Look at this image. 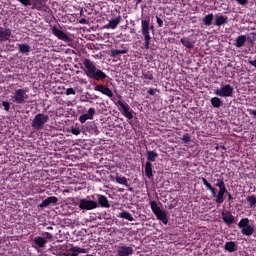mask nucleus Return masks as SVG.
I'll use <instances>...</instances> for the list:
<instances>
[{
  "label": "nucleus",
  "instance_id": "obj_1",
  "mask_svg": "<svg viewBox=\"0 0 256 256\" xmlns=\"http://www.w3.org/2000/svg\"><path fill=\"white\" fill-rule=\"evenodd\" d=\"M83 66L84 73L90 80H94L96 82H104L108 78V75L103 70L97 68L96 63L88 58L83 60Z\"/></svg>",
  "mask_w": 256,
  "mask_h": 256
},
{
  "label": "nucleus",
  "instance_id": "obj_2",
  "mask_svg": "<svg viewBox=\"0 0 256 256\" xmlns=\"http://www.w3.org/2000/svg\"><path fill=\"white\" fill-rule=\"evenodd\" d=\"M202 183L206 187V189L211 192L213 198H216V204L222 205L225 202V195L229 194L227 186L219 188V191L217 193V188L214 187L206 178H202Z\"/></svg>",
  "mask_w": 256,
  "mask_h": 256
},
{
  "label": "nucleus",
  "instance_id": "obj_3",
  "mask_svg": "<svg viewBox=\"0 0 256 256\" xmlns=\"http://www.w3.org/2000/svg\"><path fill=\"white\" fill-rule=\"evenodd\" d=\"M154 26H150V18L142 19L141 20V34L144 38V43L142 49L149 50L152 36L150 35V30H153Z\"/></svg>",
  "mask_w": 256,
  "mask_h": 256
},
{
  "label": "nucleus",
  "instance_id": "obj_4",
  "mask_svg": "<svg viewBox=\"0 0 256 256\" xmlns=\"http://www.w3.org/2000/svg\"><path fill=\"white\" fill-rule=\"evenodd\" d=\"M146 156L147 161L145 163V176L148 179H152L154 177L152 163L156 162L157 158L159 157V154L154 150H147Z\"/></svg>",
  "mask_w": 256,
  "mask_h": 256
},
{
  "label": "nucleus",
  "instance_id": "obj_5",
  "mask_svg": "<svg viewBox=\"0 0 256 256\" xmlns=\"http://www.w3.org/2000/svg\"><path fill=\"white\" fill-rule=\"evenodd\" d=\"M27 93H28L27 88L16 89L11 97L13 103H15L17 105H24V104L28 103L30 96Z\"/></svg>",
  "mask_w": 256,
  "mask_h": 256
},
{
  "label": "nucleus",
  "instance_id": "obj_6",
  "mask_svg": "<svg viewBox=\"0 0 256 256\" xmlns=\"http://www.w3.org/2000/svg\"><path fill=\"white\" fill-rule=\"evenodd\" d=\"M49 121V115L45 113H37L31 121V127L36 131L44 129Z\"/></svg>",
  "mask_w": 256,
  "mask_h": 256
},
{
  "label": "nucleus",
  "instance_id": "obj_7",
  "mask_svg": "<svg viewBox=\"0 0 256 256\" xmlns=\"http://www.w3.org/2000/svg\"><path fill=\"white\" fill-rule=\"evenodd\" d=\"M150 208L153 212V214L156 216V218L162 222L164 225H167L169 223L168 215L167 213L159 207L157 201L152 200L150 202Z\"/></svg>",
  "mask_w": 256,
  "mask_h": 256
},
{
  "label": "nucleus",
  "instance_id": "obj_8",
  "mask_svg": "<svg viewBox=\"0 0 256 256\" xmlns=\"http://www.w3.org/2000/svg\"><path fill=\"white\" fill-rule=\"evenodd\" d=\"M238 228L241 229V233L247 237L252 236L255 232V227L250 224V219L248 217L242 218L239 221Z\"/></svg>",
  "mask_w": 256,
  "mask_h": 256
},
{
  "label": "nucleus",
  "instance_id": "obj_9",
  "mask_svg": "<svg viewBox=\"0 0 256 256\" xmlns=\"http://www.w3.org/2000/svg\"><path fill=\"white\" fill-rule=\"evenodd\" d=\"M214 94L218 97L229 98L234 94V87L230 84L221 86L220 89H216Z\"/></svg>",
  "mask_w": 256,
  "mask_h": 256
},
{
  "label": "nucleus",
  "instance_id": "obj_10",
  "mask_svg": "<svg viewBox=\"0 0 256 256\" xmlns=\"http://www.w3.org/2000/svg\"><path fill=\"white\" fill-rule=\"evenodd\" d=\"M98 207H99V204L95 200H91L87 198H82L79 200L80 210L91 211V210L97 209Z\"/></svg>",
  "mask_w": 256,
  "mask_h": 256
},
{
  "label": "nucleus",
  "instance_id": "obj_11",
  "mask_svg": "<svg viewBox=\"0 0 256 256\" xmlns=\"http://www.w3.org/2000/svg\"><path fill=\"white\" fill-rule=\"evenodd\" d=\"M117 104L121 108L122 115L126 119H128V120H133L134 119L133 109L130 107L129 104L124 103L122 100H118Z\"/></svg>",
  "mask_w": 256,
  "mask_h": 256
},
{
  "label": "nucleus",
  "instance_id": "obj_12",
  "mask_svg": "<svg viewBox=\"0 0 256 256\" xmlns=\"http://www.w3.org/2000/svg\"><path fill=\"white\" fill-rule=\"evenodd\" d=\"M180 42L181 44L186 48V49H189V50H192L195 48V45H196V39L194 38L193 35H189L187 37H182L180 39Z\"/></svg>",
  "mask_w": 256,
  "mask_h": 256
},
{
  "label": "nucleus",
  "instance_id": "obj_13",
  "mask_svg": "<svg viewBox=\"0 0 256 256\" xmlns=\"http://www.w3.org/2000/svg\"><path fill=\"white\" fill-rule=\"evenodd\" d=\"M94 91L99 92V93L107 96L108 98H113L114 97L113 91L110 88H108L107 85L97 84L94 87Z\"/></svg>",
  "mask_w": 256,
  "mask_h": 256
},
{
  "label": "nucleus",
  "instance_id": "obj_14",
  "mask_svg": "<svg viewBox=\"0 0 256 256\" xmlns=\"http://www.w3.org/2000/svg\"><path fill=\"white\" fill-rule=\"evenodd\" d=\"M96 114L95 108H89L88 112L79 116L78 120L81 124H85L88 120H93Z\"/></svg>",
  "mask_w": 256,
  "mask_h": 256
},
{
  "label": "nucleus",
  "instance_id": "obj_15",
  "mask_svg": "<svg viewBox=\"0 0 256 256\" xmlns=\"http://www.w3.org/2000/svg\"><path fill=\"white\" fill-rule=\"evenodd\" d=\"M134 254V248L132 246H118L117 256H131Z\"/></svg>",
  "mask_w": 256,
  "mask_h": 256
},
{
  "label": "nucleus",
  "instance_id": "obj_16",
  "mask_svg": "<svg viewBox=\"0 0 256 256\" xmlns=\"http://www.w3.org/2000/svg\"><path fill=\"white\" fill-rule=\"evenodd\" d=\"M12 36V30L10 28L4 29L0 27V43L8 42Z\"/></svg>",
  "mask_w": 256,
  "mask_h": 256
},
{
  "label": "nucleus",
  "instance_id": "obj_17",
  "mask_svg": "<svg viewBox=\"0 0 256 256\" xmlns=\"http://www.w3.org/2000/svg\"><path fill=\"white\" fill-rule=\"evenodd\" d=\"M59 201V198L56 196H48L42 202L39 204L40 208H47L52 204H57Z\"/></svg>",
  "mask_w": 256,
  "mask_h": 256
},
{
  "label": "nucleus",
  "instance_id": "obj_18",
  "mask_svg": "<svg viewBox=\"0 0 256 256\" xmlns=\"http://www.w3.org/2000/svg\"><path fill=\"white\" fill-rule=\"evenodd\" d=\"M52 34L59 40L61 41H68L69 40V36L62 30H60L59 28H57L56 26H54L52 28Z\"/></svg>",
  "mask_w": 256,
  "mask_h": 256
},
{
  "label": "nucleus",
  "instance_id": "obj_19",
  "mask_svg": "<svg viewBox=\"0 0 256 256\" xmlns=\"http://www.w3.org/2000/svg\"><path fill=\"white\" fill-rule=\"evenodd\" d=\"M121 22H122V16L118 15L114 19L109 20V22H108V24H106L105 28L115 30L121 24Z\"/></svg>",
  "mask_w": 256,
  "mask_h": 256
},
{
  "label": "nucleus",
  "instance_id": "obj_20",
  "mask_svg": "<svg viewBox=\"0 0 256 256\" xmlns=\"http://www.w3.org/2000/svg\"><path fill=\"white\" fill-rule=\"evenodd\" d=\"M98 204L101 208H110V202L108 200V197L103 194H96Z\"/></svg>",
  "mask_w": 256,
  "mask_h": 256
},
{
  "label": "nucleus",
  "instance_id": "obj_21",
  "mask_svg": "<svg viewBox=\"0 0 256 256\" xmlns=\"http://www.w3.org/2000/svg\"><path fill=\"white\" fill-rule=\"evenodd\" d=\"M222 220L227 225H232L235 223V216L232 214L231 211H223L222 212Z\"/></svg>",
  "mask_w": 256,
  "mask_h": 256
},
{
  "label": "nucleus",
  "instance_id": "obj_22",
  "mask_svg": "<svg viewBox=\"0 0 256 256\" xmlns=\"http://www.w3.org/2000/svg\"><path fill=\"white\" fill-rule=\"evenodd\" d=\"M228 24V17L224 15H216L215 16V26L222 27Z\"/></svg>",
  "mask_w": 256,
  "mask_h": 256
},
{
  "label": "nucleus",
  "instance_id": "obj_23",
  "mask_svg": "<svg viewBox=\"0 0 256 256\" xmlns=\"http://www.w3.org/2000/svg\"><path fill=\"white\" fill-rule=\"evenodd\" d=\"M129 52L128 48L123 47V49H111L110 50V57L111 58H117L120 55H125Z\"/></svg>",
  "mask_w": 256,
  "mask_h": 256
},
{
  "label": "nucleus",
  "instance_id": "obj_24",
  "mask_svg": "<svg viewBox=\"0 0 256 256\" xmlns=\"http://www.w3.org/2000/svg\"><path fill=\"white\" fill-rule=\"evenodd\" d=\"M214 19H215V16L213 13H209L205 15L204 18L202 19L203 25L206 27H211L213 25Z\"/></svg>",
  "mask_w": 256,
  "mask_h": 256
},
{
  "label": "nucleus",
  "instance_id": "obj_25",
  "mask_svg": "<svg viewBox=\"0 0 256 256\" xmlns=\"http://www.w3.org/2000/svg\"><path fill=\"white\" fill-rule=\"evenodd\" d=\"M81 253H85V249L81 247H71L69 252L65 256H78Z\"/></svg>",
  "mask_w": 256,
  "mask_h": 256
},
{
  "label": "nucleus",
  "instance_id": "obj_26",
  "mask_svg": "<svg viewBox=\"0 0 256 256\" xmlns=\"http://www.w3.org/2000/svg\"><path fill=\"white\" fill-rule=\"evenodd\" d=\"M246 42H247V36L240 35L236 38L235 46L236 48H242L245 46Z\"/></svg>",
  "mask_w": 256,
  "mask_h": 256
},
{
  "label": "nucleus",
  "instance_id": "obj_27",
  "mask_svg": "<svg viewBox=\"0 0 256 256\" xmlns=\"http://www.w3.org/2000/svg\"><path fill=\"white\" fill-rule=\"evenodd\" d=\"M20 54L28 55L31 52V46L28 44H17Z\"/></svg>",
  "mask_w": 256,
  "mask_h": 256
},
{
  "label": "nucleus",
  "instance_id": "obj_28",
  "mask_svg": "<svg viewBox=\"0 0 256 256\" xmlns=\"http://www.w3.org/2000/svg\"><path fill=\"white\" fill-rule=\"evenodd\" d=\"M118 217L121 218V219H125V220H127L129 222H133L134 221L133 215L130 212L126 211V210L121 211L118 214Z\"/></svg>",
  "mask_w": 256,
  "mask_h": 256
},
{
  "label": "nucleus",
  "instance_id": "obj_29",
  "mask_svg": "<svg viewBox=\"0 0 256 256\" xmlns=\"http://www.w3.org/2000/svg\"><path fill=\"white\" fill-rule=\"evenodd\" d=\"M34 244L36 246H38L39 248H44L45 245L47 244V239L45 237H41V236L35 237Z\"/></svg>",
  "mask_w": 256,
  "mask_h": 256
},
{
  "label": "nucleus",
  "instance_id": "obj_30",
  "mask_svg": "<svg viewBox=\"0 0 256 256\" xmlns=\"http://www.w3.org/2000/svg\"><path fill=\"white\" fill-rule=\"evenodd\" d=\"M237 244L235 241H228L224 245V249L230 253H233L236 251Z\"/></svg>",
  "mask_w": 256,
  "mask_h": 256
},
{
  "label": "nucleus",
  "instance_id": "obj_31",
  "mask_svg": "<svg viewBox=\"0 0 256 256\" xmlns=\"http://www.w3.org/2000/svg\"><path fill=\"white\" fill-rule=\"evenodd\" d=\"M210 102L213 108L219 109L222 106V100L219 97H212Z\"/></svg>",
  "mask_w": 256,
  "mask_h": 256
},
{
  "label": "nucleus",
  "instance_id": "obj_32",
  "mask_svg": "<svg viewBox=\"0 0 256 256\" xmlns=\"http://www.w3.org/2000/svg\"><path fill=\"white\" fill-rule=\"evenodd\" d=\"M115 181L117 184L124 185L125 187H129V183L126 177L124 176H115Z\"/></svg>",
  "mask_w": 256,
  "mask_h": 256
},
{
  "label": "nucleus",
  "instance_id": "obj_33",
  "mask_svg": "<svg viewBox=\"0 0 256 256\" xmlns=\"http://www.w3.org/2000/svg\"><path fill=\"white\" fill-rule=\"evenodd\" d=\"M86 130L89 133H97V132H99L98 127L96 126L95 123H88L87 126H86Z\"/></svg>",
  "mask_w": 256,
  "mask_h": 256
},
{
  "label": "nucleus",
  "instance_id": "obj_34",
  "mask_svg": "<svg viewBox=\"0 0 256 256\" xmlns=\"http://www.w3.org/2000/svg\"><path fill=\"white\" fill-rule=\"evenodd\" d=\"M247 202L249 203L251 208L256 207V195H250L247 197Z\"/></svg>",
  "mask_w": 256,
  "mask_h": 256
},
{
  "label": "nucleus",
  "instance_id": "obj_35",
  "mask_svg": "<svg viewBox=\"0 0 256 256\" xmlns=\"http://www.w3.org/2000/svg\"><path fill=\"white\" fill-rule=\"evenodd\" d=\"M215 186L218 187V188H224V187H226V183H225L224 178H218V179H216V184H215Z\"/></svg>",
  "mask_w": 256,
  "mask_h": 256
},
{
  "label": "nucleus",
  "instance_id": "obj_36",
  "mask_svg": "<svg viewBox=\"0 0 256 256\" xmlns=\"http://www.w3.org/2000/svg\"><path fill=\"white\" fill-rule=\"evenodd\" d=\"M143 77L145 80L153 81L154 80L153 71H147L146 73L143 74Z\"/></svg>",
  "mask_w": 256,
  "mask_h": 256
},
{
  "label": "nucleus",
  "instance_id": "obj_37",
  "mask_svg": "<svg viewBox=\"0 0 256 256\" xmlns=\"http://www.w3.org/2000/svg\"><path fill=\"white\" fill-rule=\"evenodd\" d=\"M247 41L251 44L256 42V32L250 33V35L247 37Z\"/></svg>",
  "mask_w": 256,
  "mask_h": 256
},
{
  "label": "nucleus",
  "instance_id": "obj_38",
  "mask_svg": "<svg viewBox=\"0 0 256 256\" xmlns=\"http://www.w3.org/2000/svg\"><path fill=\"white\" fill-rule=\"evenodd\" d=\"M23 7L32 6V0H17Z\"/></svg>",
  "mask_w": 256,
  "mask_h": 256
},
{
  "label": "nucleus",
  "instance_id": "obj_39",
  "mask_svg": "<svg viewBox=\"0 0 256 256\" xmlns=\"http://www.w3.org/2000/svg\"><path fill=\"white\" fill-rule=\"evenodd\" d=\"M182 142L185 143V144H189L191 142V136H190L189 133H185L182 136Z\"/></svg>",
  "mask_w": 256,
  "mask_h": 256
},
{
  "label": "nucleus",
  "instance_id": "obj_40",
  "mask_svg": "<svg viewBox=\"0 0 256 256\" xmlns=\"http://www.w3.org/2000/svg\"><path fill=\"white\" fill-rule=\"evenodd\" d=\"M2 106L4 108V111L9 112L10 111V102L8 101H2Z\"/></svg>",
  "mask_w": 256,
  "mask_h": 256
},
{
  "label": "nucleus",
  "instance_id": "obj_41",
  "mask_svg": "<svg viewBox=\"0 0 256 256\" xmlns=\"http://www.w3.org/2000/svg\"><path fill=\"white\" fill-rule=\"evenodd\" d=\"M71 133H72L73 135H75V136H78V135L81 134V130H80V128H78V127H72V128H71Z\"/></svg>",
  "mask_w": 256,
  "mask_h": 256
},
{
  "label": "nucleus",
  "instance_id": "obj_42",
  "mask_svg": "<svg viewBox=\"0 0 256 256\" xmlns=\"http://www.w3.org/2000/svg\"><path fill=\"white\" fill-rule=\"evenodd\" d=\"M156 22L159 28H163L164 26V21L162 18H160L159 16H156Z\"/></svg>",
  "mask_w": 256,
  "mask_h": 256
},
{
  "label": "nucleus",
  "instance_id": "obj_43",
  "mask_svg": "<svg viewBox=\"0 0 256 256\" xmlns=\"http://www.w3.org/2000/svg\"><path fill=\"white\" fill-rule=\"evenodd\" d=\"M76 95V90L74 88H67L66 89V96Z\"/></svg>",
  "mask_w": 256,
  "mask_h": 256
},
{
  "label": "nucleus",
  "instance_id": "obj_44",
  "mask_svg": "<svg viewBox=\"0 0 256 256\" xmlns=\"http://www.w3.org/2000/svg\"><path fill=\"white\" fill-rule=\"evenodd\" d=\"M156 92H157V89H154L152 87H150L147 91V93L150 95V96H155L156 95Z\"/></svg>",
  "mask_w": 256,
  "mask_h": 256
},
{
  "label": "nucleus",
  "instance_id": "obj_45",
  "mask_svg": "<svg viewBox=\"0 0 256 256\" xmlns=\"http://www.w3.org/2000/svg\"><path fill=\"white\" fill-rule=\"evenodd\" d=\"M44 237L46 240H52L53 239V234L50 232H45Z\"/></svg>",
  "mask_w": 256,
  "mask_h": 256
},
{
  "label": "nucleus",
  "instance_id": "obj_46",
  "mask_svg": "<svg viewBox=\"0 0 256 256\" xmlns=\"http://www.w3.org/2000/svg\"><path fill=\"white\" fill-rule=\"evenodd\" d=\"M236 2L241 6H246L249 3V0H236Z\"/></svg>",
  "mask_w": 256,
  "mask_h": 256
},
{
  "label": "nucleus",
  "instance_id": "obj_47",
  "mask_svg": "<svg viewBox=\"0 0 256 256\" xmlns=\"http://www.w3.org/2000/svg\"><path fill=\"white\" fill-rule=\"evenodd\" d=\"M249 65L253 66L256 69V59L255 60H249Z\"/></svg>",
  "mask_w": 256,
  "mask_h": 256
},
{
  "label": "nucleus",
  "instance_id": "obj_48",
  "mask_svg": "<svg viewBox=\"0 0 256 256\" xmlns=\"http://www.w3.org/2000/svg\"><path fill=\"white\" fill-rule=\"evenodd\" d=\"M226 195L228 196V201L234 200V197L230 192H228Z\"/></svg>",
  "mask_w": 256,
  "mask_h": 256
},
{
  "label": "nucleus",
  "instance_id": "obj_49",
  "mask_svg": "<svg viewBox=\"0 0 256 256\" xmlns=\"http://www.w3.org/2000/svg\"><path fill=\"white\" fill-rule=\"evenodd\" d=\"M249 114H250L251 116H254V117L256 118V109L250 110Z\"/></svg>",
  "mask_w": 256,
  "mask_h": 256
},
{
  "label": "nucleus",
  "instance_id": "obj_50",
  "mask_svg": "<svg viewBox=\"0 0 256 256\" xmlns=\"http://www.w3.org/2000/svg\"><path fill=\"white\" fill-rule=\"evenodd\" d=\"M87 23V20L86 19H81L80 20V24H86Z\"/></svg>",
  "mask_w": 256,
  "mask_h": 256
},
{
  "label": "nucleus",
  "instance_id": "obj_51",
  "mask_svg": "<svg viewBox=\"0 0 256 256\" xmlns=\"http://www.w3.org/2000/svg\"><path fill=\"white\" fill-rule=\"evenodd\" d=\"M220 149H222L223 151L227 150L226 146H224V145H220Z\"/></svg>",
  "mask_w": 256,
  "mask_h": 256
},
{
  "label": "nucleus",
  "instance_id": "obj_52",
  "mask_svg": "<svg viewBox=\"0 0 256 256\" xmlns=\"http://www.w3.org/2000/svg\"><path fill=\"white\" fill-rule=\"evenodd\" d=\"M118 192H119V193H123V192H124V188H119V189H118Z\"/></svg>",
  "mask_w": 256,
  "mask_h": 256
},
{
  "label": "nucleus",
  "instance_id": "obj_53",
  "mask_svg": "<svg viewBox=\"0 0 256 256\" xmlns=\"http://www.w3.org/2000/svg\"><path fill=\"white\" fill-rule=\"evenodd\" d=\"M143 0H136V4L139 5L142 3Z\"/></svg>",
  "mask_w": 256,
  "mask_h": 256
},
{
  "label": "nucleus",
  "instance_id": "obj_54",
  "mask_svg": "<svg viewBox=\"0 0 256 256\" xmlns=\"http://www.w3.org/2000/svg\"><path fill=\"white\" fill-rule=\"evenodd\" d=\"M128 191L129 192H133V188L132 187H128Z\"/></svg>",
  "mask_w": 256,
  "mask_h": 256
},
{
  "label": "nucleus",
  "instance_id": "obj_55",
  "mask_svg": "<svg viewBox=\"0 0 256 256\" xmlns=\"http://www.w3.org/2000/svg\"><path fill=\"white\" fill-rule=\"evenodd\" d=\"M84 256H95L94 254H86Z\"/></svg>",
  "mask_w": 256,
  "mask_h": 256
},
{
  "label": "nucleus",
  "instance_id": "obj_56",
  "mask_svg": "<svg viewBox=\"0 0 256 256\" xmlns=\"http://www.w3.org/2000/svg\"><path fill=\"white\" fill-rule=\"evenodd\" d=\"M215 149H216V150H220V146H216Z\"/></svg>",
  "mask_w": 256,
  "mask_h": 256
},
{
  "label": "nucleus",
  "instance_id": "obj_57",
  "mask_svg": "<svg viewBox=\"0 0 256 256\" xmlns=\"http://www.w3.org/2000/svg\"><path fill=\"white\" fill-rule=\"evenodd\" d=\"M91 197H92V198H95V195H92Z\"/></svg>",
  "mask_w": 256,
  "mask_h": 256
}]
</instances>
